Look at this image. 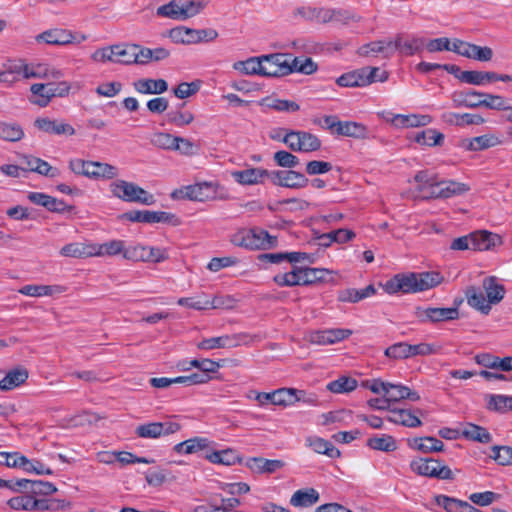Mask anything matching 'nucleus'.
Returning <instances> with one entry per match:
<instances>
[{
    "label": "nucleus",
    "instance_id": "nucleus-1",
    "mask_svg": "<svg viewBox=\"0 0 512 512\" xmlns=\"http://www.w3.org/2000/svg\"><path fill=\"white\" fill-rule=\"evenodd\" d=\"M442 279L440 273L434 271L397 274L385 282L383 289L388 294L414 293L433 288L439 285Z\"/></svg>",
    "mask_w": 512,
    "mask_h": 512
},
{
    "label": "nucleus",
    "instance_id": "nucleus-2",
    "mask_svg": "<svg viewBox=\"0 0 512 512\" xmlns=\"http://www.w3.org/2000/svg\"><path fill=\"white\" fill-rule=\"evenodd\" d=\"M483 290L470 286L467 288L465 295L468 304L479 310L482 314L487 315L491 309V305L499 303L505 295V288L498 283L494 276L486 277L482 282Z\"/></svg>",
    "mask_w": 512,
    "mask_h": 512
},
{
    "label": "nucleus",
    "instance_id": "nucleus-3",
    "mask_svg": "<svg viewBox=\"0 0 512 512\" xmlns=\"http://www.w3.org/2000/svg\"><path fill=\"white\" fill-rule=\"evenodd\" d=\"M30 103L39 107H46L54 97H65L70 92V85L66 81L58 83H35L30 87Z\"/></svg>",
    "mask_w": 512,
    "mask_h": 512
},
{
    "label": "nucleus",
    "instance_id": "nucleus-4",
    "mask_svg": "<svg viewBox=\"0 0 512 512\" xmlns=\"http://www.w3.org/2000/svg\"><path fill=\"white\" fill-rule=\"evenodd\" d=\"M110 190L113 196L126 201L136 202L144 205H153L156 200L154 195L150 194L140 186L125 180H116L110 184Z\"/></svg>",
    "mask_w": 512,
    "mask_h": 512
},
{
    "label": "nucleus",
    "instance_id": "nucleus-5",
    "mask_svg": "<svg viewBox=\"0 0 512 512\" xmlns=\"http://www.w3.org/2000/svg\"><path fill=\"white\" fill-rule=\"evenodd\" d=\"M410 468L418 475L437 478L441 480H453L452 470L439 460L433 458H419L411 461Z\"/></svg>",
    "mask_w": 512,
    "mask_h": 512
},
{
    "label": "nucleus",
    "instance_id": "nucleus-6",
    "mask_svg": "<svg viewBox=\"0 0 512 512\" xmlns=\"http://www.w3.org/2000/svg\"><path fill=\"white\" fill-rule=\"evenodd\" d=\"M287 60L289 54L285 53L258 56V75L281 77L291 74Z\"/></svg>",
    "mask_w": 512,
    "mask_h": 512
},
{
    "label": "nucleus",
    "instance_id": "nucleus-7",
    "mask_svg": "<svg viewBox=\"0 0 512 512\" xmlns=\"http://www.w3.org/2000/svg\"><path fill=\"white\" fill-rule=\"evenodd\" d=\"M283 143H285L292 151L296 152H314L321 148V140L314 134L301 131L290 130L283 136Z\"/></svg>",
    "mask_w": 512,
    "mask_h": 512
},
{
    "label": "nucleus",
    "instance_id": "nucleus-8",
    "mask_svg": "<svg viewBox=\"0 0 512 512\" xmlns=\"http://www.w3.org/2000/svg\"><path fill=\"white\" fill-rule=\"evenodd\" d=\"M258 177L270 178L275 185L286 188L300 189L308 185L309 179L300 172L294 170L267 171L258 169Z\"/></svg>",
    "mask_w": 512,
    "mask_h": 512
},
{
    "label": "nucleus",
    "instance_id": "nucleus-9",
    "mask_svg": "<svg viewBox=\"0 0 512 512\" xmlns=\"http://www.w3.org/2000/svg\"><path fill=\"white\" fill-rule=\"evenodd\" d=\"M169 37L174 43L194 44L213 41L218 37V32L215 29L176 27L169 31Z\"/></svg>",
    "mask_w": 512,
    "mask_h": 512
},
{
    "label": "nucleus",
    "instance_id": "nucleus-10",
    "mask_svg": "<svg viewBox=\"0 0 512 512\" xmlns=\"http://www.w3.org/2000/svg\"><path fill=\"white\" fill-rule=\"evenodd\" d=\"M377 67H363L337 78L336 83L341 87H364L376 80Z\"/></svg>",
    "mask_w": 512,
    "mask_h": 512
},
{
    "label": "nucleus",
    "instance_id": "nucleus-11",
    "mask_svg": "<svg viewBox=\"0 0 512 512\" xmlns=\"http://www.w3.org/2000/svg\"><path fill=\"white\" fill-rule=\"evenodd\" d=\"M132 222L140 223H170L174 226L180 224V220L176 215L164 211L134 210L124 215Z\"/></svg>",
    "mask_w": 512,
    "mask_h": 512
},
{
    "label": "nucleus",
    "instance_id": "nucleus-12",
    "mask_svg": "<svg viewBox=\"0 0 512 512\" xmlns=\"http://www.w3.org/2000/svg\"><path fill=\"white\" fill-rule=\"evenodd\" d=\"M180 425L176 422H150L139 425L136 428V434L140 438L156 439L161 436L174 434L180 430Z\"/></svg>",
    "mask_w": 512,
    "mask_h": 512
},
{
    "label": "nucleus",
    "instance_id": "nucleus-13",
    "mask_svg": "<svg viewBox=\"0 0 512 512\" xmlns=\"http://www.w3.org/2000/svg\"><path fill=\"white\" fill-rule=\"evenodd\" d=\"M463 300H455V306L451 308L417 307L414 316L419 320H456L459 318L458 304Z\"/></svg>",
    "mask_w": 512,
    "mask_h": 512
},
{
    "label": "nucleus",
    "instance_id": "nucleus-14",
    "mask_svg": "<svg viewBox=\"0 0 512 512\" xmlns=\"http://www.w3.org/2000/svg\"><path fill=\"white\" fill-rule=\"evenodd\" d=\"M38 41H44L51 45H67L71 43H81L86 40V36L73 34L69 30L55 28L44 31L37 36Z\"/></svg>",
    "mask_w": 512,
    "mask_h": 512
},
{
    "label": "nucleus",
    "instance_id": "nucleus-15",
    "mask_svg": "<svg viewBox=\"0 0 512 512\" xmlns=\"http://www.w3.org/2000/svg\"><path fill=\"white\" fill-rule=\"evenodd\" d=\"M352 334L349 329L335 328L311 331L307 334L306 339L316 345H332L348 338Z\"/></svg>",
    "mask_w": 512,
    "mask_h": 512
},
{
    "label": "nucleus",
    "instance_id": "nucleus-16",
    "mask_svg": "<svg viewBox=\"0 0 512 512\" xmlns=\"http://www.w3.org/2000/svg\"><path fill=\"white\" fill-rule=\"evenodd\" d=\"M451 49L453 52L461 56L478 61H490L493 56V51L491 48L486 46L481 47L461 40H455Z\"/></svg>",
    "mask_w": 512,
    "mask_h": 512
},
{
    "label": "nucleus",
    "instance_id": "nucleus-17",
    "mask_svg": "<svg viewBox=\"0 0 512 512\" xmlns=\"http://www.w3.org/2000/svg\"><path fill=\"white\" fill-rule=\"evenodd\" d=\"M211 191V184L207 182L197 183L174 190L171 193V198L174 200L188 199L192 201H205L210 197L209 192Z\"/></svg>",
    "mask_w": 512,
    "mask_h": 512
},
{
    "label": "nucleus",
    "instance_id": "nucleus-18",
    "mask_svg": "<svg viewBox=\"0 0 512 512\" xmlns=\"http://www.w3.org/2000/svg\"><path fill=\"white\" fill-rule=\"evenodd\" d=\"M15 72L22 73L23 77L29 78H52L58 79L62 76L60 71L50 69L46 64L28 65L21 64L15 67Z\"/></svg>",
    "mask_w": 512,
    "mask_h": 512
},
{
    "label": "nucleus",
    "instance_id": "nucleus-19",
    "mask_svg": "<svg viewBox=\"0 0 512 512\" xmlns=\"http://www.w3.org/2000/svg\"><path fill=\"white\" fill-rule=\"evenodd\" d=\"M357 54L361 57H370L382 54L383 58L389 59L394 54L393 42L391 40H377L360 46Z\"/></svg>",
    "mask_w": 512,
    "mask_h": 512
},
{
    "label": "nucleus",
    "instance_id": "nucleus-20",
    "mask_svg": "<svg viewBox=\"0 0 512 512\" xmlns=\"http://www.w3.org/2000/svg\"><path fill=\"white\" fill-rule=\"evenodd\" d=\"M393 42V49L398 50L405 56H412L423 50L425 46V39L421 37H408L404 38L402 34H398Z\"/></svg>",
    "mask_w": 512,
    "mask_h": 512
},
{
    "label": "nucleus",
    "instance_id": "nucleus-21",
    "mask_svg": "<svg viewBox=\"0 0 512 512\" xmlns=\"http://www.w3.org/2000/svg\"><path fill=\"white\" fill-rule=\"evenodd\" d=\"M34 125L39 130L49 134L69 136L75 134V129L70 124L51 120L47 117L37 118L34 122Z\"/></svg>",
    "mask_w": 512,
    "mask_h": 512
},
{
    "label": "nucleus",
    "instance_id": "nucleus-22",
    "mask_svg": "<svg viewBox=\"0 0 512 512\" xmlns=\"http://www.w3.org/2000/svg\"><path fill=\"white\" fill-rule=\"evenodd\" d=\"M16 485L26 489L36 498H41V496H49L57 491V488L53 483L42 480L32 481L21 479L16 482Z\"/></svg>",
    "mask_w": 512,
    "mask_h": 512
},
{
    "label": "nucleus",
    "instance_id": "nucleus-23",
    "mask_svg": "<svg viewBox=\"0 0 512 512\" xmlns=\"http://www.w3.org/2000/svg\"><path fill=\"white\" fill-rule=\"evenodd\" d=\"M356 234L349 229L340 228L328 233H323L317 237L319 245L329 247L332 243L344 244L354 239Z\"/></svg>",
    "mask_w": 512,
    "mask_h": 512
},
{
    "label": "nucleus",
    "instance_id": "nucleus-24",
    "mask_svg": "<svg viewBox=\"0 0 512 512\" xmlns=\"http://www.w3.org/2000/svg\"><path fill=\"white\" fill-rule=\"evenodd\" d=\"M435 501L447 512H483L466 501L458 500L446 495H437Z\"/></svg>",
    "mask_w": 512,
    "mask_h": 512
},
{
    "label": "nucleus",
    "instance_id": "nucleus-25",
    "mask_svg": "<svg viewBox=\"0 0 512 512\" xmlns=\"http://www.w3.org/2000/svg\"><path fill=\"white\" fill-rule=\"evenodd\" d=\"M134 89L141 94H162L167 91L168 83L164 79H138L133 83Z\"/></svg>",
    "mask_w": 512,
    "mask_h": 512
},
{
    "label": "nucleus",
    "instance_id": "nucleus-26",
    "mask_svg": "<svg viewBox=\"0 0 512 512\" xmlns=\"http://www.w3.org/2000/svg\"><path fill=\"white\" fill-rule=\"evenodd\" d=\"M262 110L267 112L274 110L278 112H295L300 109L299 105L294 101L278 99L274 96H268L258 102Z\"/></svg>",
    "mask_w": 512,
    "mask_h": 512
},
{
    "label": "nucleus",
    "instance_id": "nucleus-27",
    "mask_svg": "<svg viewBox=\"0 0 512 512\" xmlns=\"http://www.w3.org/2000/svg\"><path fill=\"white\" fill-rule=\"evenodd\" d=\"M471 236V250L485 251L489 250L496 245L499 237L496 234L486 230H478L470 233Z\"/></svg>",
    "mask_w": 512,
    "mask_h": 512
},
{
    "label": "nucleus",
    "instance_id": "nucleus-28",
    "mask_svg": "<svg viewBox=\"0 0 512 512\" xmlns=\"http://www.w3.org/2000/svg\"><path fill=\"white\" fill-rule=\"evenodd\" d=\"M387 420L394 424H400L405 427L415 428L422 425L421 420L408 409H392Z\"/></svg>",
    "mask_w": 512,
    "mask_h": 512
},
{
    "label": "nucleus",
    "instance_id": "nucleus-29",
    "mask_svg": "<svg viewBox=\"0 0 512 512\" xmlns=\"http://www.w3.org/2000/svg\"><path fill=\"white\" fill-rule=\"evenodd\" d=\"M230 242L247 250L256 249V230L255 228H240L230 237Z\"/></svg>",
    "mask_w": 512,
    "mask_h": 512
},
{
    "label": "nucleus",
    "instance_id": "nucleus-30",
    "mask_svg": "<svg viewBox=\"0 0 512 512\" xmlns=\"http://www.w3.org/2000/svg\"><path fill=\"white\" fill-rule=\"evenodd\" d=\"M442 120L447 124L456 126L481 125L485 122L484 118L478 114H458L453 112L444 113Z\"/></svg>",
    "mask_w": 512,
    "mask_h": 512
},
{
    "label": "nucleus",
    "instance_id": "nucleus-31",
    "mask_svg": "<svg viewBox=\"0 0 512 512\" xmlns=\"http://www.w3.org/2000/svg\"><path fill=\"white\" fill-rule=\"evenodd\" d=\"M386 397L390 403L398 402L403 399H409L411 401H418L420 399V396L416 391L411 390L407 386L392 383H388Z\"/></svg>",
    "mask_w": 512,
    "mask_h": 512
},
{
    "label": "nucleus",
    "instance_id": "nucleus-32",
    "mask_svg": "<svg viewBox=\"0 0 512 512\" xmlns=\"http://www.w3.org/2000/svg\"><path fill=\"white\" fill-rule=\"evenodd\" d=\"M87 167L89 168L86 170V177L88 178L113 179L118 175L117 168L108 163L90 161Z\"/></svg>",
    "mask_w": 512,
    "mask_h": 512
},
{
    "label": "nucleus",
    "instance_id": "nucleus-33",
    "mask_svg": "<svg viewBox=\"0 0 512 512\" xmlns=\"http://www.w3.org/2000/svg\"><path fill=\"white\" fill-rule=\"evenodd\" d=\"M60 254L65 257L87 258L94 256V244L69 243L63 246Z\"/></svg>",
    "mask_w": 512,
    "mask_h": 512
},
{
    "label": "nucleus",
    "instance_id": "nucleus-34",
    "mask_svg": "<svg viewBox=\"0 0 512 512\" xmlns=\"http://www.w3.org/2000/svg\"><path fill=\"white\" fill-rule=\"evenodd\" d=\"M479 97H483V99L476 102H471L469 104L471 108H477L481 106L494 110H511L512 108V106L508 105L506 100L500 95L481 92Z\"/></svg>",
    "mask_w": 512,
    "mask_h": 512
},
{
    "label": "nucleus",
    "instance_id": "nucleus-35",
    "mask_svg": "<svg viewBox=\"0 0 512 512\" xmlns=\"http://www.w3.org/2000/svg\"><path fill=\"white\" fill-rule=\"evenodd\" d=\"M210 441L204 437H194L174 446V451L177 453L193 454L199 451H204L209 447Z\"/></svg>",
    "mask_w": 512,
    "mask_h": 512
},
{
    "label": "nucleus",
    "instance_id": "nucleus-36",
    "mask_svg": "<svg viewBox=\"0 0 512 512\" xmlns=\"http://www.w3.org/2000/svg\"><path fill=\"white\" fill-rule=\"evenodd\" d=\"M368 134V128L362 123L354 121H341L337 135L352 137L356 139H366Z\"/></svg>",
    "mask_w": 512,
    "mask_h": 512
},
{
    "label": "nucleus",
    "instance_id": "nucleus-37",
    "mask_svg": "<svg viewBox=\"0 0 512 512\" xmlns=\"http://www.w3.org/2000/svg\"><path fill=\"white\" fill-rule=\"evenodd\" d=\"M28 378V372L24 368H16L9 371L6 376L0 380V390L8 391L12 390L22 383H24Z\"/></svg>",
    "mask_w": 512,
    "mask_h": 512
},
{
    "label": "nucleus",
    "instance_id": "nucleus-38",
    "mask_svg": "<svg viewBox=\"0 0 512 512\" xmlns=\"http://www.w3.org/2000/svg\"><path fill=\"white\" fill-rule=\"evenodd\" d=\"M487 409L498 413H507L512 410V396L502 394H488L485 397Z\"/></svg>",
    "mask_w": 512,
    "mask_h": 512
},
{
    "label": "nucleus",
    "instance_id": "nucleus-39",
    "mask_svg": "<svg viewBox=\"0 0 512 512\" xmlns=\"http://www.w3.org/2000/svg\"><path fill=\"white\" fill-rule=\"evenodd\" d=\"M205 458L213 464L225 466H232L239 461L237 453L232 449L207 452Z\"/></svg>",
    "mask_w": 512,
    "mask_h": 512
},
{
    "label": "nucleus",
    "instance_id": "nucleus-40",
    "mask_svg": "<svg viewBox=\"0 0 512 512\" xmlns=\"http://www.w3.org/2000/svg\"><path fill=\"white\" fill-rule=\"evenodd\" d=\"M319 500L318 492L311 488L307 490H297L290 499V504L295 507H308L317 503Z\"/></svg>",
    "mask_w": 512,
    "mask_h": 512
},
{
    "label": "nucleus",
    "instance_id": "nucleus-41",
    "mask_svg": "<svg viewBox=\"0 0 512 512\" xmlns=\"http://www.w3.org/2000/svg\"><path fill=\"white\" fill-rule=\"evenodd\" d=\"M236 345L237 341L235 338L224 335L203 339L197 344V347L202 350H212L218 348H231Z\"/></svg>",
    "mask_w": 512,
    "mask_h": 512
},
{
    "label": "nucleus",
    "instance_id": "nucleus-42",
    "mask_svg": "<svg viewBox=\"0 0 512 512\" xmlns=\"http://www.w3.org/2000/svg\"><path fill=\"white\" fill-rule=\"evenodd\" d=\"M367 446L373 450L392 452L397 449L396 440L391 435H375L367 440Z\"/></svg>",
    "mask_w": 512,
    "mask_h": 512
},
{
    "label": "nucleus",
    "instance_id": "nucleus-43",
    "mask_svg": "<svg viewBox=\"0 0 512 512\" xmlns=\"http://www.w3.org/2000/svg\"><path fill=\"white\" fill-rule=\"evenodd\" d=\"M184 106L185 103H181L177 106V109H172L166 114L168 123L173 124L177 127H183L193 122V113L190 111L181 110Z\"/></svg>",
    "mask_w": 512,
    "mask_h": 512
},
{
    "label": "nucleus",
    "instance_id": "nucleus-44",
    "mask_svg": "<svg viewBox=\"0 0 512 512\" xmlns=\"http://www.w3.org/2000/svg\"><path fill=\"white\" fill-rule=\"evenodd\" d=\"M297 389L280 388L272 392V404L279 406H291L297 402Z\"/></svg>",
    "mask_w": 512,
    "mask_h": 512
},
{
    "label": "nucleus",
    "instance_id": "nucleus-45",
    "mask_svg": "<svg viewBox=\"0 0 512 512\" xmlns=\"http://www.w3.org/2000/svg\"><path fill=\"white\" fill-rule=\"evenodd\" d=\"M444 138L445 137L443 133L435 129L428 128L426 130L418 132L415 135L414 140L415 142L421 145L440 146L442 145Z\"/></svg>",
    "mask_w": 512,
    "mask_h": 512
},
{
    "label": "nucleus",
    "instance_id": "nucleus-46",
    "mask_svg": "<svg viewBox=\"0 0 512 512\" xmlns=\"http://www.w3.org/2000/svg\"><path fill=\"white\" fill-rule=\"evenodd\" d=\"M462 435L480 443H489L492 439V436L487 429L472 423H467L464 426Z\"/></svg>",
    "mask_w": 512,
    "mask_h": 512
},
{
    "label": "nucleus",
    "instance_id": "nucleus-47",
    "mask_svg": "<svg viewBox=\"0 0 512 512\" xmlns=\"http://www.w3.org/2000/svg\"><path fill=\"white\" fill-rule=\"evenodd\" d=\"M357 380L349 376H341L336 380L329 382L326 386L327 390L332 393L341 394L355 390Z\"/></svg>",
    "mask_w": 512,
    "mask_h": 512
},
{
    "label": "nucleus",
    "instance_id": "nucleus-48",
    "mask_svg": "<svg viewBox=\"0 0 512 512\" xmlns=\"http://www.w3.org/2000/svg\"><path fill=\"white\" fill-rule=\"evenodd\" d=\"M495 145L493 137L482 135L461 141L460 147L467 151H480Z\"/></svg>",
    "mask_w": 512,
    "mask_h": 512
},
{
    "label": "nucleus",
    "instance_id": "nucleus-49",
    "mask_svg": "<svg viewBox=\"0 0 512 512\" xmlns=\"http://www.w3.org/2000/svg\"><path fill=\"white\" fill-rule=\"evenodd\" d=\"M23 137L24 131L19 124L0 122V139L9 142H17Z\"/></svg>",
    "mask_w": 512,
    "mask_h": 512
},
{
    "label": "nucleus",
    "instance_id": "nucleus-50",
    "mask_svg": "<svg viewBox=\"0 0 512 512\" xmlns=\"http://www.w3.org/2000/svg\"><path fill=\"white\" fill-rule=\"evenodd\" d=\"M412 447L415 449L422 451L424 453L428 452H440L444 448V444L441 440L435 437H420L415 438L413 440Z\"/></svg>",
    "mask_w": 512,
    "mask_h": 512
},
{
    "label": "nucleus",
    "instance_id": "nucleus-51",
    "mask_svg": "<svg viewBox=\"0 0 512 512\" xmlns=\"http://www.w3.org/2000/svg\"><path fill=\"white\" fill-rule=\"evenodd\" d=\"M376 289L373 285H368L362 289H346L342 291L339 295V299L343 302H358L364 298H367L373 294H375Z\"/></svg>",
    "mask_w": 512,
    "mask_h": 512
},
{
    "label": "nucleus",
    "instance_id": "nucleus-52",
    "mask_svg": "<svg viewBox=\"0 0 512 512\" xmlns=\"http://www.w3.org/2000/svg\"><path fill=\"white\" fill-rule=\"evenodd\" d=\"M309 446L319 454H325L331 458H337L340 456V451L333 446V444L322 438H309Z\"/></svg>",
    "mask_w": 512,
    "mask_h": 512
},
{
    "label": "nucleus",
    "instance_id": "nucleus-53",
    "mask_svg": "<svg viewBox=\"0 0 512 512\" xmlns=\"http://www.w3.org/2000/svg\"><path fill=\"white\" fill-rule=\"evenodd\" d=\"M124 242L122 240H112L103 244H94V256H114L122 253L124 255Z\"/></svg>",
    "mask_w": 512,
    "mask_h": 512
},
{
    "label": "nucleus",
    "instance_id": "nucleus-54",
    "mask_svg": "<svg viewBox=\"0 0 512 512\" xmlns=\"http://www.w3.org/2000/svg\"><path fill=\"white\" fill-rule=\"evenodd\" d=\"M35 511H51L56 512L65 510L70 507L71 503L64 499H48V498H37L36 499Z\"/></svg>",
    "mask_w": 512,
    "mask_h": 512
},
{
    "label": "nucleus",
    "instance_id": "nucleus-55",
    "mask_svg": "<svg viewBox=\"0 0 512 512\" xmlns=\"http://www.w3.org/2000/svg\"><path fill=\"white\" fill-rule=\"evenodd\" d=\"M302 285H311L326 280V276L331 272L324 268L302 267Z\"/></svg>",
    "mask_w": 512,
    "mask_h": 512
},
{
    "label": "nucleus",
    "instance_id": "nucleus-56",
    "mask_svg": "<svg viewBox=\"0 0 512 512\" xmlns=\"http://www.w3.org/2000/svg\"><path fill=\"white\" fill-rule=\"evenodd\" d=\"M36 499V497L28 492V494L9 499L7 504L13 510L35 511Z\"/></svg>",
    "mask_w": 512,
    "mask_h": 512
},
{
    "label": "nucleus",
    "instance_id": "nucleus-57",
    "mask_svg": "<svg viewBox=\"0 0 512 512\" xmlns=\"http://www.w3.org/2000/svg\"><path fill=\"white\" fill-rule=\"evenodd\" d=\"M19 292L30 297L50 296L55 292H61V287L49 285H26L23 286Z\"/></svg>",
    "mask_w": 512,
    "mask_h": 512
},
{
    "label": "nucleus",
    "instance_id": "nucleus-58",
    "mask_svg": "<svg viewBox=\"0 0 512 512\" xmlns=\"http://www.w3.org/2000/svg\"><path fill=\"white\" fill-rule=\"evenodd\" d=\"M157 15L175 20H185L180 6V0H172L157 8Z\"/></svg>",
    "mask_w": 512,
    "mask_h": 512
},
{
    "label": "nucleus",
    "instance_id": "nucleus-59",
    "mask_svg": "<svg viewBox=\"0 0 512 512\" xmlns=\"http://www.w3.org/2000/svg\"><path fill=\"white\" fill-rule=\"evenodd\" d=\"M135 44H116V63L122 65L134 64Z\"/></svg>",
    "mask_w": 512,
    "mask_h": 512
},
{
    "label": "nucleus",
    "instance_id": "nucleus-60",
    "mask_svg": "<svg viewBox=\"0 0 512 512\" xmlns=\"http://www.w3.org/2000/svg\"><path fill=\"white\" fill-rule=\"evenodd\" d=\"M209 2L210 0H180L184 19L186 20L200 13Z\"/></svg>",
    "mask_w": 512,
    "mask_h": 512
},
{
    "label": "nucleus",
    "instance_id": "nucleus-61",
    "mask_svg": "<svg viewBox=\"0 0 512 512\" xmlns=\"http://www.w3.org/2000/svg\"><path fill=\"white\" fill-rule=\"evenodd\" d=\"M385 356L394 360L407 359L410 356V344L399 342L389 346L385 352Z\"/></svg>",
    "mask_w": 512,
    "mask_h": 512
},
{
    "label": "nucleus",
    "instance_id": "nucleus-62",
    "mask_svg": "<svg viewBox=\"0 0 512 512\" xmlns=\"http://www.w3.org/2000/svg\"><path fill=\"white\" fill-rule=\"evenodd\" d=\"M443 198H450L454 195H461L469 190V187L464 183H459L452 180L441 181Z\"/></svg>",
    "mask_w": 512,
    "mask_h": 512
},
{
    "label": "nucleus",
    "instance_id": "nucleus-63",
    "mask_svg": "<svg viewBox=\"0 0 512 512\" xmlns=\"http://www.w3.org/2000/svg\"><path fill=\"white\" fill-rule=\"evenodd\" d=\"M490 457L500 465H512V448L510 446H493Z\"/></svg>",
    "mask_w": 512,
    "mask_h": 512
},
{
    "label": "nucleus",
    "instance_id": "nucleus-64",
    "mask_svg": "<svg viewBox=\"0 0 512 512\" xmlns=\"http://www.w3.org/2000/svg\"><path fill=\"white\" fill-rule=\"evenodd\" d=\"M273 159L278 166H281L284 168L291 169L300 164V160L297 156H295L294 154H292L288 151H285V150L277 151L274 154Z\"/></svg>",
    "mask_w": 512,
    "mask_h": 512
}]
</instances>
